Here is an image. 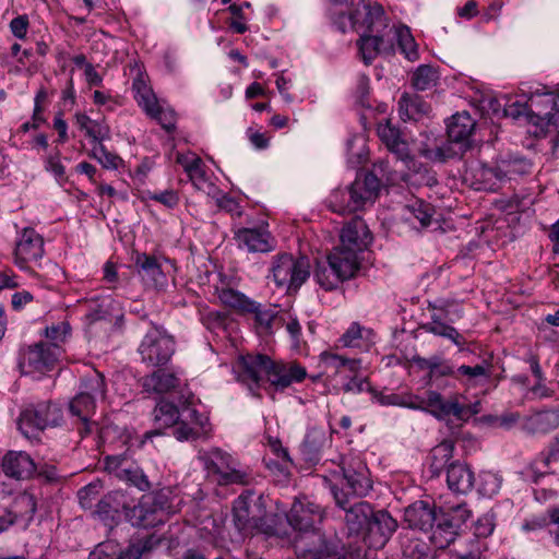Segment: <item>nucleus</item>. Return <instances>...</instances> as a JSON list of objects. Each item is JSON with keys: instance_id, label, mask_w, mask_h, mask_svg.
I'll return each mask as SVG.
<instances>
[{"instance_id": "f257e3e1", "label": "nucleus", "mask_w": 559, "mask_h": 559, "mask_svg": "<svg viewBox=\"0 0 559 559\" xmlns=\"http://www.w3.org/2000/svg\"><path fill=\"white\" fill-rule=\"evenodd\" d=\"M240 378L249 384L251 391L260 386L265 376L276 390H284L307 377L306 368L297 362L274 361L265 355H247L239 361Z\"/></svg>"}, {"instance_id": "f03ea898", "label": "nucleus", "mask_w": 559, "mask_h": 559, "mask_svg": "<svg viewBox=\"0 0 559 559\" xmlns=\"http://www.w3.org/2000/svg\"><path fill=\"white\" fill-rule=\"evenodd\" d=\"M234 522L240 532L259 530L269 535L281 536L286 530L281 527L283 516L269 515L266 500L263 496L254 498L252 490H246L234 502Z\"/></svg>"}, {"instance_id": "7ed1b4c3", "label": "nucleus", "mask_w": 559, "mask_h": 559, "mask_svg": "<svg viewBox=\"0 0 559 559\" xmlns=\"http://www.w3.org/2000/svg\"><path fill=\"white\" fill-rule=\"evenodd\" d=\"M558 100L559 96L554 92L535 93L525 105L514 103L509 108H504L503 115L512 117L525 115L528 123L535 128L532 131L533 134L545 136L550 130L551 121L559 116Z\"/></svg>"}, {"instance_id": "20e7f679", "label": "nucleus", "mask_w": 559, "mask_h": 559, "mask_svg": "<svg viewBox=\"0 0 559 559\" xmlns=\"http://www.w3.org/2000/svg\"><path fill=\"white\" fill-rule=\"evenodd\" d=\"M336 504L345 509L349 496L364 497L372 488L367 466L357 461L347 467H341L332 474V478L324 477Z\"/></svg>"}, {"instance_id": "39448f33", "label": "nucleus", "mask_w": 559, "mask_h": 559, "mask_svg": "<svg viewBox=\"0 0 559 559\" xmlns=\"http://www.w3.org/2000/svg\"><path fill=\"white\" fill-rule=\"evenodd\" d=\"M199 459L210 476H214L218 485H250L253 480L252 474L241 468L233 456L218 448L200 452Z\"/></svg>"}, {"instance_id": "423d86ee", "label": "nucleus", "mask_w": 559, "mask_h": 559, "mask_svg": "<svg viewBox=\"0 0 559 559\" xmlns=\"http://www.w3.org/2000/svg\"><path fill=\"white\" fill-rule=\"evenodd\" d=\"M372 242V234L366 222L356 216L347 222L340 233V245L334 248L345 255L343 272H349L353 263L359 265V254Z\"/></svg>"}, {"instance_id": "0eeeda50", "label": "nucleus", "mask_w": 559, "mask_h": 559, "mask_svg": "<svg viewBox=\"0 0 559 559\" xmlns=\"http://www.w3.org/2000/svg\"><path fill=\"white\" fill-rule=\"evenodd\" d=\"M176 352L174 336L163 328L153 326L143 336L138 353L141 361L147 367H165Z\"/></svg>"}, {"instance_id": "6e6552de", "label": "nucleus", "mask_w": 559, "mask_h": 559, "mask_svg": "<svg viewBox=\"0 0 559 559\" xmlns=\"http://www.w3.org/2000/svg\"><path fill=\"white\" fill-rule=\"evenodd\" d=\"M271 274L277 287L297 290L310 275V263L306 257L277 254L273 259Z\"/></svg>"}, {"instance_id": "1a4fd4ad", "label": "nucleus", "mask_w": 559, "mask_h": 559, "mask_svg": "<svg viewBox=\"0 0 559 559\" xmlns=\"http://www.w3.org/2000/svg\"><path fill=\"white\" fill-rule=\"evenodd\" d=\"M62 420V411L59 405L43 402L26 407L19 417L17 426L22 435L32 439L48 427H56Z\"/></svg>"}, {"instance_id": "9d476101", "label": "nucleus", "mask_w": 559, "mask_h": 559, "mask_svg": "<svg viewBox=\"0 0 559 559\" xmlns=\"http://www.w3.org/2000/svg\"><path fill=\"white\" fill-rule=\"evenodd\" d=\"M469 515L471 511L466 504H457L448 510H440L433 526L430 527V542L436 548H447L454 542L459 528L468 520Z\"/></svg>"}, {"instance_id": "9b49d317", "label": "nucleus", "mask_w": 559, "mask_h": 559, "mask_svg": "<svg viewBox=\"0 0 559 559\" xmlns=\"http://www.w3.org/2000/svg\"><path fill=\"white\" fill-rule=\"evenodd\" d=\"M295 550L304 559H345L340 543L328 540L316 530L301 533L295 540Z\"/></svg>"}, {"instance_id": "f8f14e48", "label": "nucleus", "mask_w": 559, "mask_h": 559, "mask_svg": "<svg viewBox=\"0 0 559 559\" xmlns=\"http://www.w3.org/2000/svg\"><path fill=\"white\" fill-rule=\"evenodd\" d=\"M362 9L365 19L360 22L361 12L358 9L345 13L335 1L332 8V14L335 16L334 23L341 32H346L347 28H357L360 24L365 25L370 33L379 31V27L385 28L388 26L385 13L381 4H364Z\"/></svg>"}, {"instance_id": "ddd939ff", "label": "nucleus", "mask_w": 559, "mask_h": 559, "mask_svg": "<svg viewBox=\"0 0 559 559\" xmlns=\"http://www.w3.org/2000/svg\"><path fill=\"white\" fill-rule=\"evenodd\" d=\"M60 355L58 345L37 343L22 352L19 367L23 374H45L55 368Z\"/></svg>"}, {"instance_id": "4468645a", "label": "nucleus", "mask_w": 559, "mask_h": 559, "mask_svg": "<svg viewBox=\"0 0 559 559\" xmlns=\"http://www.w3.org/2000/svg\"><path fill=\"white\" fill-rule=\"evenodd\" d=\"M407 406L429 412L437 418H445L453 415L460 420H466L479 412V403L473 406H465L461 405L456 399L444 401L441 394L436 391H429L426 399L418 400L417 403H409Z\"/></svg>"}, {"instance_id": "2eb2a0df", "label": "nucleus", "mask_w": 559, "mask_h": 559, "mask_svg": "<svg viewBox=\"0 0 559 559\" xmlns=\"http://www.w3.org/2000/svg\"><path fill=\"white\" fill-rule=\"evenodd\" d=\"M531 171V163L522 157H507L497 160L493 167L483 166L478 170L485 189H493L497 183L514 180Z\"/></svg>"}, {"instance_id": "dca6fc26", "label": "nucleus", "mask_w": 559, "mask_h": 559, "mask_svg": "<svg viewBox=\"0 0 559 559\" xmlns=\"http://www.w3.org/2000/svg\"><path fill=\"white\" fill-rule=\"evenodd\" d=\"M44 238L34 228L25 227L16 238L14 248L15 265L26 272L32 271V263H37L44 255Z\"/></svg>"}, {"instance_id": "f3484780", "label": "nucleus", "mask_w": 559, "mask_h": 559, "mask_svg": "<svg viewBox=\"0 0 559 559\" xmlns=\"http://www.w3.org/2000/svg\"><path fill=\"white\" fill-rule=\"evenodd\" d=\"M345 255L341 254L336 250L328 255L326 262H319L314 270V278L317 283L325 290H332L338 286L343 281L349 280L354 276L359 265L353 263L349 272H343V265Z\"/></svg>"}, {"instance_id": "a211bd4d", "label": "nucleus", "mask_w": 559, "mask_h": 559, "mask_svg": "<svg viewBox=\"0 0 559 559\" xmlns=\"http://www.w3.org/2000/svg\"><path fill=\"white\" fill-rule=\"evenodd\" d=\"M281 515L283 521L286 520L294 530L301 534L312 531L314 525L323 520L324 511L320 506L304 497L295 500L288 514ZM283 524L284 522L280 525L285 530Z\"/></svg>"}, {"instance_id": "6ab92c4d", "label": "nucleus", "mask_w": 559, "mask_h": 559, "mask_svg": "<svg viewBox=\"0 0 559 559\" xmlns=\"http://www.w3.org/2000/svg\"><path fill=\"white\" fill-rule=\"evenodd\" d=\"M397 528V522L384 510L374 511L362 534L365 543L379 549L385 546Z\"/></svg>"}, {"instance_id": "aec40b11", "label": "nucleus", "mask_w": 559, "mask_h": 559, "mask_svg": "<svg viewBox=\"0 0 559 559\" xmlns=\"http://www.w3.org/2000/svg\"><path fill=\"white\" fill-rule=\"evenodd\" d=\"M1 472L9 478L28 480L37 473L33 457L25 451H8L1 459Z\"/></svg>"}, {"instance_id": "412c9836", "label": "nucleus", "mask_w": 559, "mask_h": 559, "mask_svg": "<svg viewBox=\"0 0 559 559\" xmlns=\"http://www.w3.org/2000/svg\"><path fill=\"white\" fill-rule=\"evenodd\" d=\"M175 425L174 436L179 441L194 440L209 431V418L189 406L182 407L181 417Z\"/></svg>"}, {"instance_id": "4be33fe9", "label": "nucleus", "mask_w": 559, "mask_h": 559, "mask_svg": "<svg viewBox=\"0 0 559 559\" xmlns=\"http://www.w3.org/2000/svg\"><path fill=\"white\" fill-rule=\"evenodd\" d=\"M235 238L238 246L249 252L266 253L276 247V240L267 230L266 224L253 228H239L235 233Z\"/></svg>"}, {"instance_id": "5701e85b", "label": "nucleus", "mask_w": 559, "mask_h": 559, "mask_svg": "<svg viewBox=\"0 0 559 559\" xmlns=\"http://www.w3.org/2000/svg\"><path fill=\"white\" fill-rule=\"evenodd\" d=\"M380 180L373 173H366L357 176L349 186L352 204L359 210L366 205L372 204L378 198L380 191Z\"/></svg>"}, {"instance_id": "b1692460", "label": "nucleus", "mask_w": 559, "mask_h": 559, "mask_svg": "<svg viewBox=\"0 0 559 559\" xmlns=\"http://www.w3.org/2000/svg\"><path fill=\"white\" fill-rule=\"evenodd\" d=\"M96 402L84 394H76L69 403V411L78 418V431L82 438L97 430V424L92 420Z\"/></svg>"}, {"instance_id": "393cba45", "label": "nucleus", "mask_w": 559, "mask_h": 559, "mask_svg": "<svg viewBox=\"0 0 559 559\" xmlns=\"http://www.w3.org/2000/svg\"><path fill=\"white\" fill-rule=\"evenodd\" d=\"M378 135L386 145L388 150L396 155L399 159L405 163L408 169L416 170L415 160L409 154L407 143L401 139L399 129L394 128L389 121L378 127Z\"/></svg>"}, {"instance_id": "a878e982", "label": "nucleus", "mask_w": 559, "mask_h": 559, "mask_svg": "<svg viewBox=\"0 0 559 559\" xmlns=\"http://www.w3.org/2000/svg\"><path fill=\"white\" fill-rule=\"evenodd\" d=\"M438 513L433 504L418 500L405 509L404 521L413 530L427 532L433 526Z\"/></svg>"}, {"instance_id": "bb28decb", "label": "nucleus", "mask_w": 559, "mask_h": 559, "mask_svg": "<svg viewBox=\"0 0 559 559\" xmlns=\"http://www.w3.org/2000/svg\"><path fill=\"white\" fill-rule=\"evenodd\" d=\"M158 369L141 379L145 392L164 394L177 390L180 386V379L175 372L157 367Z\"/></svg>"}, {"instance_id": "cd10ccee", "label": "nucleus", "mask_w": 559, "mask_h": 559, "mask_svg": "<svg viewBox=\"0 0 559 559\" xmlns=\"http://www.w3.org/2000/svg\"><path fill=\"white\" fill-rule=\"evenodd\" d=\"M126 519L133 525L138 527H154L164 522L163 516H160L157 511L152 506V502L148 498L144 496L132 507H128Z\"/></svg>"}, {"instance_id": "c85d7f7f", "label": "nucleus", "mask_w": 559, "mask_h": 559, "mask_svg": "<svg viewBox=\"0 0 559 559\" xmlns=\"http://www.w3.org/2000/svg\"><path fill=\"white\" fill-rule=\"evenodd\" d=\"M345 524L349 535L362 536L373 515V508L366 501H359L347 508L345 506Z\"/></svg>"}, {"instance_id": "c756f323", "label": "nucleus", "mask_w": 559, "mask_h": 559, "mask_svg": "<svg viewBox=\"0 0 559 559\" xmlns=\"http://www.w3.org/2000/svg\"><path fill=\"white\" fill-rule=\"evenodd\" d=\"M128 507L126 495L121 491H112L98 501L96 504V514L106 522V524L110 525L117 521L121 512H123L124 515L127 514Z\"/></svg>"}, {"instance_id": "7c9ffc66", "label": "nucleus", "mask_w": 559, "mask_h": 559, "mask_svg": "<svg viewBox=\"0 0 559 559\" xmlns=\"http://www.w3.org/2000/svg\"><path fill=\"white\" fill-rule=\"evenodd\" d=\"M132 92L138 105L143 109V111L146 115H153L158 99L148 83L147 75L140 69H138L136 76L133 79Z\"/></svg>"}, {"instance_id": "2f4dec72", "label": "nucleus", "mask_w": 559, "mask_h": 559, "mask_svg": "<svg viewBox=\"0 0 559 559\" xmlns=\"http://www.w3.org/2000/svg\"><path fill=\"white\" fill-rule=\"evenodd\" d=\"M320 360L326 373L335 377H347L348 373H356L360 369V360L348 359L331 352H323Z\"/></svg>"}, {"instance_id": "473e14b6", "label": "nucleus", "mask_w": 559, "mask_h": 559, "mask_svg": "<svg viewBox=\"0 0 559 559\" xmlns=\"http://www.w3.org/2000/svg\"><path fill=\"white\" fill-rule=\"evenodd\" d=\"M449 488L457 493H467L474 486V473L460 462L450 463L447 468Z\"/></svg>"}, {"instance_id": "72a5a7b5", "label": "nucleus", "mask_w": 559, "mask_h": 559, "mask_svg": "<svg viewBox=\"0 0 559 559\" xmlns=\"http://www.w3.org/2000/svg\"><path fill=\"white\" fill-rule=\"evenodd\" d=\"M530 433H548L559 427V406L533 413L525 421Z\"/></svg>"}, {"instance_id": "f704fd0d", "label": "nucleus", "mask_w": 559, "mask_h": 559, "mask_svg": "<svg viewBox=\"0 0 559 559\" xmlns=\"http://www.w3.org/2000/svg\"><path fill=\"white\" fill-rule=\"evenodd\" d=\"M475 126L476 121L467 111L457 112L448 123V136L452 142L465 143L473 134Z\"/></svg>"}, {"instance_id": "c9c22d12", "label": "nucleus", "mask_w": 559, "mask_h": 559, "mask_svg": "<svg viewBox=\"0 0 559 559\" xmlns=\"http://www.w3.org/2000/svg\"><path fill=\"white\" fill-rule=\"evenodd\" d=\"M357 44L366 64H369L379 53L390 51L392 48L391 45H384L381 36L371 34H362Z\"/></svg>"}, {"instance_id": "e433bc0d", "label": "nucleus", "mask_w": 559, "mask_h": 559, "mask_svg": "<svg viewBox=\"0 0 559 559\" xmlns=\"http://www.w3.org/2000/svg\"><path fill=\"white\" fill-rule=\"evenodd\" d=\"M399 106L400 115L403 120H418L430 110L429 104L419 96L403 95L399 102Z\"/></svg>"}, {"instance_id": "4c0bfd02", "label": "nucleus", "mask_w": 559, "mask_h": 559, "mask_svg": "<svg viewBox=\"0 0 559 559\" xmlns=\"http://www.w3.org/2000/svg\"><path fill=\"white\" fill-rule=\"evenodd\" d=\"M454 444L450 440H444L436 445L430 452V471L432 475L439 476L440 473L450 465L453 456Z\"/></svg>"}, {"instance_id": "58836bf2", "label": "nucleus", "mask_w": 559, "mask_h": 559, "mask_svg": "<svg viewBox=\"0 0 559 559\" xmlns=\"http://www.w3.org/2000/svg\"><path fill=\"white\" fill-rule=\"evenodd\" d=\"M135 265L142 278L152 285H157L164 278L160 265L156 258L141 254L136 258Z\"/></svg>"}, {"instance_id": "ea45409f", "label": "nucleus", "mask_w": 559, "mask_h": 559, "mask_svg": "<svg viewBox=\"0 0 559 559\" xmlns=\"http://www.w3.org/2000/svg\"><path fill=\"white\" fill-rule=\"evenodd\" d=\"M153 416L155 424L159 428H168L178 423L181 412H179L175 404L163 400L155 406Z\"/></svg>"}, {"instance_id": "a19ab883", "label": "nucleus", "mask_w": 559, "mask_h": 559, "mask_svg": "<svg viewBox=\"0 0 559 559\" xmlns=\"http://www.w3.org/2000/svg\"><path fill=\"white\" fill-rule=\"evenodd\" d=\"M329 437L322 428H311L308 430L301 444L302 452L312 460L328 443Z\"/></svg>"}, {"instance_id": "79ce46f5", "label": "nucleus", "mask_w": 559, "mask_h": 559, "mask_svg": "<svg viewBox=\"0 0 559 559\" xmlns=\"http://www.w3.org/2000/svg\"><path fill=\"white\" fill-rule=\"evenodd\" d=\"M425 330L436 336L445 337L450 341H452L455 345L462 346L465 344V338L462 334L459 333V331L442 322L439 317L432 316L431 321L427 323L425 326Z\"/></svg>"}, {"instance_id": "37998d69", "label": "nucleus", "mask_w": 559, "mask_h": 559, "mask_svg": "<svg viewBox=\"0 0 559 559\" xmlns=\"http://www.w3.org/2000/svg\"><path fill=\"white\" fill-rule=\"evenodd\" d=\"M35 512L36 499L34 495L24 491L14 499L12 510L9 511L8 518H12L14 521L16 518L32 519Z\"/></svg>"}, {"instance_id": "c03bdc74", "label": "nucleus", "mask_w": 559, "mask_h": 559, "mask_svg": "<svg viewBox=\"0 0 559 559\" xmlns=\"http://www.w3.org/2000/svg\"><path fill=\"white\" fill-rule=\"evenodd\" d=\"M105 393V378L102 373L94 371L83 379L81 383V390L78 394H84L88 397H92L93 401L96 402L98 399H103Z\"/></svg>"}, {"instance_id": "a18cd8bd", "label": "nucleus", "mask_w": 559, "mask_h": 559, "mask_svg": "<svg viewBox=\"0 0 559 559\" xmlns=\"http://www.w3.org/2000/svg\"><path fill=\"white\" fill-rule=\"evenodd\" d=\"M219 300L227 307L240 312L254 310V302L248 299L243 294L233 288H224L219 292Z\"/></svg>"}, {"instance_id": "49530a36", "label": "nucleus", "mask_w": 559, "mask_h": 559, "mask_svg": "<svg viewBox=\"0 0 559 559\" xmlns=\"http://www.w3.org/2000/svg\"><path fill=\"white\" fill-rule=\"evenodd\" d=\"M159 540L151 535L144 539L129 545L124 550L117 552V559H141L142 556L151 551Z\"/></svg>"}, {"instance_id": "de8ad7c7", "label": "nucleus", "mask_w": 559, "mask_h": 559, "mask_svg": "<svg viewBox=\"0 0 559 559\" xmlns=\"http://www.w3.org/2000/svg\"><path fill=\"white\" fill-rule=\"evenodd\" d=\"M439 79L438 71L428 64L419 66L413 73L412 83L418 91H426L437 84Z\"/></svg>"}, {"instance_id": "09e8293b", "label": "nucleus", "mask_w": 559, "mask_h": 559, "mask_svg": "<svg viewBox=\"0 0 559 559\" xmlns=\"http://www.w3.org/2000/svg\"><path fill=\"white\" fill-rule=\"evenodd\" d=\"M396 39L399 47L401 49V52L409 60L415 61L418 59V50H417V44L415 43V39L413 35L411 34V31L407 26H400L396 28L395 32Z\"/></svg>"}, {"instance_id": "8fccbe9b", "label": "nucleus", "mask_w": 559, "mask_h": 559, "mask_svg": "<svg viewBox=\"0 0 559 559\" xmlns=\"http://www.w3.org/2000/svg\"><path fill=\"white\" fill-rule=\"evenodd\" d=\"M349 187L347 189H337L333 191V193L329 198V207L338 214H346L358 211V207H355L352 204V200H349L350 195Z\"/></svg>"}, {"instance_id": "3c124183", "label": "nucleus", "mask_w": 559, "mask_h": 559, "mask_svg": "<svg viewBox=\"0 0 559 559\" xmlns=\"http://www.w3.org/2000/svg\"><path fill=\"white\" fill-rule=\"evenodd\" d=\"M203 167V163L202 165H195L187 175L198 190L215 197L216 187L211 182Z\"/></svg>"}, {"instance_id": "603ef678", "label": "nucleus", "mask_w": 559, "mask_h": 559, "mask_svg": "<svg viewBox=\"0 0 559 559\" xmlns=\"http://www.w3.org/2000/svg\"><path fill=\"white\" fill-rule=\"evenodd\" d=\"M170 495L171 491L168 488H163L155 492L144 495V497L150 499L157 513L164 518L165 514H168L173 510Z\"/></svg>"}, {"instance_id": "864d4df0", "label": "nucleus", "mask_w": 559, "mask_h": 559, "mask_svg": "<svg viewBox=\"0 0 559 559\" xmlns=\"http://www.w3.org/2000/svg\"><path fill=\"white\" fill-rule=\"evenodd\" d=\"M492 366L487 361L484 360L483 364L476 365V366H466L463 365L457 368L456 373L457 378L460 376L465 377L468 382H473L477 378H490L492 372Z\"/></svg>"}, {"instance_id": "5fc2aeb1", "label": "nucleus", "mask_w": 559, "mask_h": 559, "mask_svg": "<svg viewBox=\"0 0 559 559\" xmlns=\"http://www.w3.org/2000/svg\"><path fill=\"white\" fill-rule=\"evenodd\" d=\"M420 156L431 162L443 163L454 156V152L448 142L435 143L433 148H420Z\"/></svg>"}, {"instance_id": "6e6d98bb", "label": "nucleus", "mask_w": 559, "mask_h": 559, "mask_svg": "<svg viewBox=\"0 0 559 559\" xmlns=\"http://www.w3.org/2000/svg\"><path fill=\"white\" fill-rule=\"evenodd\" d=\"M122 473V477L120 478L121 480L130 483L142 491L151 488L147 476L135 464L130 463L128 469H123Z\"/></svg>"}, {"instance_id": "4d7b16f0", "label": "nucleus", "mask_w": 559, "mask_h": 559, "mask_svg": "<svg viewBox=\"0 0 559 559\" xmlns=\"http://www.w3.org/2000/svg\"><path fill=\"white\" fill-rule=\"evenodd\" d=\"M155 112L147 116L155 119L167 132L175 130L176 112L171 108L163 107L159 103L155 105Z\"/></svg>"}, {"instance_id": "13d9d810", "label": "nucleus", "mask_w": 559, "mask_h": 559, "mask_svg": "<svg viewBox=\"0 0 559 559\" xmlns=\"http://www.w3.org/2000/svg\"><path fill=\"white\" fill-rule=\"evenodd\" d=\"M92 155L96 158L103 167L107 169H117L121 163V158L107 151L103 144H98L93 148Z\"/></svg>"}, {"instance_id": "bf43d9fd", "label": "nucleus", "mask_w": 559, "mask_h": 559, "mask_svg": "<svg viewBox=\"0 0 559 559\" xmlns=\"http://www.w3.org/2000/svg\"><path fill=\"white\" fill-rule=\"evenodd\" d=\"M403 556L405 559H427L429 548L421 540H409L403 548Z\"/></svg>"}, {"instance_id": "052dcab7", "label": "nucleus", "mask_w": 559, "mask_h": 559, "mask_svg": "<svg viewBox=\"0 0 559 559\" xmlns=\"http://www.w3.org/2000/svg\"><path fill=\"white\" fill-rule=\"evenodd\" d=\"M102 485L99 481H94L81 488L78 492L80 503L83 508H92L93 501L98 498Z\"/></svg>"}, {"instance_id": "680f3d73", "label": "nucleus", "mask_w": 559, "mask_h": 559, "mask_svg": "<svg viewBox=\"0 0 559 559\" xmlns=\"http://www.w3.org/2000/svg\"><path fill=\"white\" fill-rule=\"evenodd\" d=\"M130 463L124 455H109L105 457V469L120 479L122 471L128 469Z\"/></svg>"}, {"instance_id": "e2e57ef3", "label": "nucleus", "mask_w": 559, "mask_h": 559, "mask_svg": "<svg viewBox=\"0 0 559 559\" xmlns=\"http://www.w3.org/2000/svg\"><path fill=\"white\" fill-rule=\"evenodd\" d=\"M356 373H348L347 377L343 378L342 389L346 393H359L368 388V383L361 377Z\"/></svg>"}, {"instance_id": "0e129e2a", "label": "nucleus", "mask_w": 559, "mask_h": 559, "mask_svg": "<svg viewBox=\"0 0 559 559\" xmlns=\"http://www.w3.org/2000/svg\"><path fill=\"white\" fill-rule=\"evenodd\" d=\"M495 530V519L492 514H484L476 521L474 533L477 537L486 538L492 534Z\"/></svg>"}, {"instance_id": "69168bd1", "label": "nucleus", "mask_w": 559, "mask_h": 559, "mask_svg": "<svg viewBox=\"0 0 559 559\" xmlns=\"http://www.w3.org/2000/svg\"><path fill=\"white\" fill-rule=\"evenodd\" d=\"M71 328L67 322H60L56 325H51L46 328V337L51 341L50 344H56L63 342L66 337L70 334Z\"/></svg>"}, {"instance_id": "338daca9", "label": "nucleus", "mask_w": 559, "mask_h": 559, "mask_svg": "<svg viewBox=\"0 0 559 559\" xmlns=\"http://www.w3.org/2000/svg\"><path fill=\"white\" fill-rule=\"evenodd\" d=\"M362 329L358 323H352L347 331L340 338L344 347H358L360 345Z\"/></svg>"}, {"instance_id": "774afa93", "label": "nucleus", "mask_w": 559, "mask_h": 559, "mask_svg": "<svg viewBox=\"0 0 559 559\" xmlns=\"http://www.w3.org/2000/svg\"><path fill=\"white\" fill-rule=\"evenodd\" d=\"M88 559H117L116 546L110 542L100 543L90 552Z\"/></svg>"}]
</instances>
